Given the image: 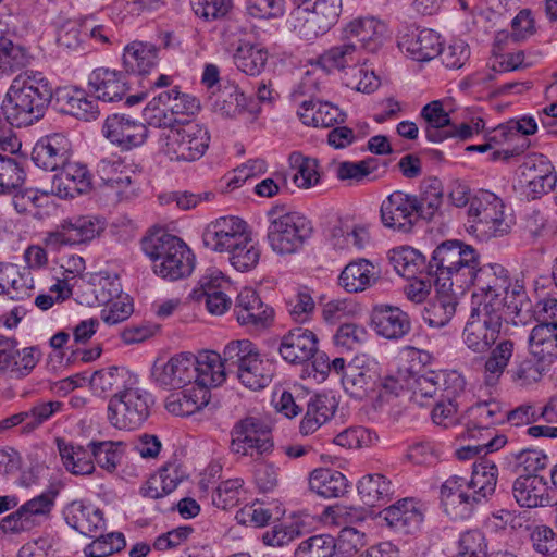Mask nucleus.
I'll return each mask as SVG.
<instances>
[{"instance_id": "f257e3e1", "label": "nucleus", "mask_w": 557, "mask_h": 557, "mask_svg": "<svg viewBox=\"0 0 557 557\" xmlns=\"http://www.w3.org/2000/svg\"><path fill=\"white\" fill-rule=\"evenodd\" d=\"M473 286L474 307L505 312L520 317L522 310L529 309V298L524 286L518 280H511L509 272L502 264L487 263L472 269L467 288Z\"/></svg>"}, {"instance_id": "f03ea898", "label": "nucleus", "mask_w": 557, "mask_h": 557, "mask_svg": "<svg viewBox=\"0 0 557 557\" xmlns=\"http://www.w3.org/2000/svg\"><path fill=\"white\" fill-rule=\"evenodd\" d=\"M52 97L53 88L44 73L25 71L13 78L1 109L12 126H28L44 117Z\"/></svg>"}, {"instance_id": "7ed1b4c3", "label": "nucleus", "mask_w": 557, "mask_h": 557, "mask_svg": "<svg viewBox=\"0 0 557 557\" xmlns=\"http://www.w3.org/2000/svg\"><path fill=\"white\" fill-rule=\"evenodd\" d=\"M476 250L458 239L444 240L433 250L428 263L438 293L461 294L467 289L472 269L479 265Z\"/></svg>"}, {"instance_id": "20e7f679", "label": "nucleus", "mask_w": 557, "mask_h": 557, "mask_svg": "<svg viewBox=\"0 0 557 557\" xmlns=\"http://www.w3.org/2000/svg\"><path fill=\"white\" fill-rule=\"evenodd\" d=\"M141 249L153 262L154 273L163 278L176 281L191 274L195 256L178 237L158 233L145 237Z\"/></svg>"}, {"instance_id": "39448f33", "label": "nucleus", "mask_w": 557, "mask_h": 557, "mask_svg": "<svg viewBox=\"0 0 557 557\" xmlns=\"http://www.w3.org/2000/svg\"><path fill=\"white\" fill-rule=\"evenodd\" d=\"M210 135L202 125L195 122H180L162 131L158 138L159 151L171 161L193 162L207 151Z\"/></svg>"}, {"instance_id": "423d86ee", "label": "nucleus", "mask_w": 557, "mask_h": 557, "mask_svg": "<svg viewBox=\"0 0 557 557\" xmlns=\"http://www.w3.org/2000/svg\"><path fill=\"white\" fill-rule=\"evenodd\" d=\"M152 395L137 381L119 396H113L107 405V420L116 430L139 429L150 416Z\"/></svg>"}, {"instance_id": "0eeeda50", "label": "nucleus", "mask_w": 557, "mask_h": 557, "mask_svg": "<svg viewBox=\"0 0 557 557\" xmlns=\"http://www.w3.org/2000/svg\"><path fill=\"white\" fill-rule=\"evenodd\" d=\"M504 203L495 194L480 190L471 198L468 209L469 230L481 240L502 237L509 232Z\"/></svg>"}, {"instance_id": "6e6552de", "label": "nucleus", "mask_w": 557, "mask_h": 557, "mask_svg": "<svg viewBox=\"0 0 557 557\" xmlns=\"http://www.w3.org/2000/svg\"><path fill=\"white\" fill-rule=\"evenodd\" d=\"M198 109L196 98L174 87L161 91L147 103L144 119L149 125L166 131L181 122L180 116L194 114Z\"/></svg>"}, {"instance_id": "1a4fd4ad", "label": "nucleus", "mask_w": 557, "mask_h": 557, "mask_svg": "<svg viewBox=\"0 0 557 557\" xmlns=\"http://www.w3.org/2000/svg\"><path fill=\"white\" fill-rule=\"evenodd\" d=\"M516 318L497 310L473 307L462 332L463 344L473 352H486L497 342L503 322L511 320L516 324Z\"/></svg>"}, {"instance_id": "9d476101", "label": "nucleus", "mask_w": 557, "mask_h": 557, "mask_svg": "<svg viewBox=\"0 0 557 557\" xmlns=\"http://www.w3.org/2000/svg\"><path fill=\"white\" fill-rule=\"evenodd\" d=\"M311 222L298 212H288L272 219L268 228V242L278 255L298 251L311 236Z\"/></svg>"}, {"instance_id": "9b49d317", "label": "nucleus", "mask_w": 557, "mask_h": 557, "mask_svg": "<svg viewBox=\"0 0 557 557\" xmlns=\"http://www.w3.org/2000/svg\"><path fill=\"white\" fill-rule=\"evenodd\" d=\"M232 448L236 454L260 458L273 451L271 428L260 418L247 417L232 431Z\"/></svg>"}, {"instance_id": "f8f14e48", "label": "nucleus", "mask_w": 557, "mask_h": 557, "mask_svg": "<svg viewBox=\"0 0 557 557\" xmlns=\"http://www.w3.org/2000/svg\"><path fill=\"white\" fill-rule=\"evenodd\" d=\"M250 232L245 221L237 216H222L210 222L202 234L203 245L219 253H227L239 245Z\"/></svg>"}, {"instance_id": "ddd939ff", "label": "nucleus", "mask_w": 557, "mask_h": 557, "mask_svg": "<svg viewBox=\"0 0 557 557\" xmlns=\"http://www.w3.org/2000/svg\"><path fill=\"white\" fill-rule=\"evenodd\" d=\"M417 206V196L399 190L392 193L381 205L383 225L400 233L411 232L419 218Z\"/></svg>"}, {"instance_id": "4468645a", "label": "nucleus", "mask_w": 557, "mask_h": 557, "mask_svg": "<svg viewBox=\"0 0 557 557\" xmlns=\"http://www.w3.org/2000/svg\"><path fill=\"white\" fill-rule=\"evenodd\" d=\"M196 363L194 355L178 354L161 366L154 364L152 376L154 382L163 388H184L195 382Z\"/></svg>"}, {"instance_id": "2eb2a0df", "label": "nucleus", "mask_w": 557, "mask_h": 557, "mask_svg": "<svg viewBox=\"0 0 557 557\" xmlns=\"http://www.w3.org/2000/svg\"><path fill=\"white\" fill-rule=\"evenodd\" d=\"M102 132L107 139L123 149L139 147L148 137L147 126L125 114L109 115Z\"/></svg>"}, {"instance_id": "dca6fc26", "label": "nucleus", "mask_w": 557, "mask_h": 557, "mask_svg": "<svg viewBox=\"0 0 557 557\" xmlns=\"http://www.w3.org/2000/svg\"><path fill=\"white\" fill-rule=\"evenodd\" d=\"M512 496L521 508L554 506L547 480L539 474H519L512 483Z\"/></svg>"}, {"instance_id": "f3484780", "label": "nucleus", "mask_w": 557, "mask_h": 557, "mask_svg": "<svg viewBox=\"0 0 557 557\" xmlns=\"http://www.w3.org/2000/svg\"><path fill=\"white\" fill-rule=\"evenodd\" d=\"M72 145L66 136L54 133L38 140L32 160L45 171H59L71 158Z\"/></svg>"}, {"instance_id": "a211bd4d", "label": "nucleus", "mask_w": 557, "mask_h": 557, "mask_svg": "<svg viewBox=\"0 0 557 557\" xmlns=\"http://www.w3.org/2000/svg\"><path fill=\"white\" fill-rule=\"evenodd\" d=\"M441 505L451 519L469 518L476 506L467 487V479L459 475L449 476L440 490Z\"/></svg>"}, {"instance_id": "6ab92c4d", "label": "nucleus", "mask_w": 557, "mask_h": 557, "mask_svg": "<svg viewBox=\"0 0 557 557\" xmlns=\"http://www.w3.org/2000/svg\"><path fill=\"white\" fill-rule=\"evenodd\" d=\"M342 33L345 39L351 41L356 39L361 51L375 52L387 38L388 28L383 21L374 16H367L350 21L345 25Z\"/></svg>"}, {"instance_id": "aec40b11", "label": "nucleus", "mask_w": 557, "mask_h": 557, "mask_svg": "<svg viewBox=\"0 0 557 557\" xmlns=\"http://www.w3.org/2000/svg\"><path fill=\"white\" fill-rule=\"evenodd\" d=\"M318 351V337L315 333L306 327H294L282 338L278 354L288 363L302 364Z\"/></svg>"}, {"instance_id": "412c9836", "label": "nucleus", "mask_w": 557, "mask_h": 557, "mask_svg": "<svg viewBox=\"0 0 557 557\" xmlns=\"http://www.w3.org/2000/svg\"><path fill=\"white\" fill-rule=\"evenodd\" d=\"M234 314L242 326L259 330L270 324L273 311L262 302L256 290L244 288L237 295Z\"/></svg>"}, {"instance_id": "4be33fe9", "label": "nucleus", "mask_w": 557, "mask_h": 557, "mask_svg": "<svg viewBox=\"0 0 557 557\" xmlns=\"http://www.w3.org/2000/svg\"><path fill=\"white\" fill-rule=\"evenodd\" d=\"M377 380L376 364L360 357L347 364L346 372L341 377L345 392L357 399H362L374 391Z\"/></svg>"}, {"instance_id": "5701e85b", "label": "nucleus", "mask_w": 557, "mask_h": 557, "mask_svg": "<svg viewBox=\"0 0 557 557\" xmlns=\"http://www.w3.org/2000/svg\"><path fill=\"white\" fill-rule=\"evenodd\" d=\"M91 188V174L85 164L67 161L52 180V191L60 198H74Z\"/></svg>"}, {"instance_id": "b1692460", "label": "nucleus", "mask_w": 557, "mask_h": 557, "mask_svg": "<svg viewBox=\"0 0 557 557\" xmlns=\"http://www.w3.org/2000/svg\"><path fill=\"white\" fill-rule=\"evenodd\" d=\"M139 381L138 376L124 367H106L92 373L89 385L99 397L119 396Z\"/></svg>"}, {"instance_id": "393cba45", "label": "nucleus", "mask_w": 557, "mask_h": 557, "mask_svg": "<svg viewBox=\"0 0 557 557\" xmlns=\"http://www.w3.org/2000/svg\"><path fill=\"white\" fill-rule=\"evenodd\" d=\"M466 433L470 438L493 437L488 432L493 426L503 423L506 420V411L502 409L497 401L478 403L467 410Z\"/></svg>"}, {"instance_id": "a878e982", "label": "nucleus", "mask_w": 557, "mask_h": 557, "mask_svg": "<svg viewBox=\"0 0 557 557\" xmlns=\"http://www.w3.org/2000/svg\"><path fill=\"white\" fill-rule=\"evenodd\" d=\"M451 374L444 372L428 371L423 374L410 372L407 381V389L412 393V400L419 406H426L441 397L443 389L449 387Z\"/></svg>"}, {"instance_id": "bb28decb", "label": "nucleus", "mask_w": 557, "mask_h": 557, "mask_svg": "<svg viewBox=\"0 0 557 557\" xmlns=\"http://www.w3.org/2000/svg\"><path fill=\"white\" fill-rule=\"evenodd\" d=\"M88 84L96 98L104 102L120 101L128 90L126 76L109 67L95 69L88 77Z\"/></svg>"}, {"instance_id": "cd10ccee", "label": "nucleus", "mask_w": 557, "mask_h": 557, "mask_svg": "<svg viewBox=\"0 0 557 557\" xmlns=\"http://www.w3.org/2000/svg\"><path fill=\"white\" fill-rule=\"evenodd\" d=\"M371 321L375 332L387 339H398L410 332L409 315L398 307L380 305L374 307Z\"/></svg>"}, {"instance_id": "c85d7f7f", "label": "nucleus", "mask_w": 557, "mask_h": 557, "mask_svg": "<svg viewBox=\"0 0 557 557\" xmlns=\"http://www.w3.org/2000/svg\"><path fill=\"white\" fill-rule=\"evenodd\" d=\"M213 107L215 112L231 119L247 115L248 119L253 120L260 112L258 102L247 98L237 86H225Z\"/></svg>"}, {"instance_id": "c756f323", "label": "nucleus", "mask_w": 557, "mask_h": 557, "mask_svg": "<svg viewBox=\"0 0 557 557\" xmlns=\"http://www.w3.org/2000/svg\"><path fill=\"white\" fill-rule=\"evenodd\" d=\"M383 518L397 532L409 534L417 532L423 521V513L412 498H404L383 510Z\"/></svg>"}, {"instance_id": "7c9ffc66", "label": "nucleus", "mask_w": 557, "mask_h": 557, "mask_svg": "<svg viewBox=\"0 0 557 557\" xmlns=\"http://www.w3.org/2000/svg\"><path fill=\"white\" fill-rule=\"evenodd\" d=\"M522 175L533 198L553 190L557 183L553 164L542 154L530 158L524 162Z\"/></svg>"}, {"instance_id": "2f4dec72", "label": "nucleus", "mask_w": 557, "mask_h": 557, "mask_svg": "<svg viewBox=\"0 0 557 557\" xmlns=\"http://www.w3.org/2000/svg\"><path fill=\"white\" fill-rule=\"evenodd\" d=\"M498 469L494 461L483 458L473 463L472 475L467 480V487L475 505L486 503L495 493Z\"/></svg>"}, {"instance_id": "473e14b6", "label": "nucleus", "mask_w": 557, "mask_h": 557, "mask_svg": "<svg viewBox=\"0 0 557 557\" xmlns=\"http://www.w3.org/2000/svg\"><path fill=\"white\" fill-rule=\"evenodd\" d=\"M398 46L413 60L424 62L438 55L442 41L440 35L434 30L422 29L403 36Z\"/></svg>"}, {"instance_id": "72a5a7b5", "label": "nucleus", "mask_w": 557, "mask_h": 557, "mask_svg": "<svg viewBox=\"0 0 557 557\" xmlns=\"http://www.w3.org/2000/svg\"><path fill=\"white\" fill-rule=\"evenodd\" d=\"M210 392L193 382L181 392L171 394L165 400V408L175 416H190L208 405Z\"/></svg>"}, {"instance_id": "f704fd0d", "label": "nucleus", "mask_w": 557, "mask_h": 557, "mask_svg": "<svg viewBox=\"0 0 557 557\" xmlns=\"http://www.w3.org/2000/svg\"><path fill=\"white\" fill-rule=\"evenodd\" d=\"M366 63L361 50L357 42L346 39V41L331 47L319 58V64L327 72L346 70H356V67Z\"/></svg>"}, {"instance_id": "c9c22d12", "label": "nucleus", "mask_w": 557, "mask_h": 557, "mask_svg": "<svg viewBox=\"0 0 557 557\" xmlns=\"http://www.w3.org/2000/svg\"><path fill=\"white\" fill-rule=\"evenodd\" d=\"M158 62V48L151 42L135 40L124 48L122 63L128 73L146 75L157 67Z\"/></svg>"}, {"instance_id": "e433bc0d", "label": "nucleus", "mask_w": 557, "mask_h": 557, "mask_svg": "<svg viewBox=\"0 0 557 557\" xmlns=\"http://www.w3.org/2000/svg\"><path fill=\"white\" fill-rule=\"evenodd\" d=\"M66 523L79 533L92 537V533L104 527L101 510L84 505L82 502H72L64 510Z\"/></svg>"}, {"instance_id": "4c0bfd02", "label": "nucleus", "mask_w": 557, "mask_h": 557, "mask_svg": "<svg viewBox=\"0 0 557 557\" xmlns=\"http://www.w3.org/2000/svg\"><path fill=\"white\" fill-rule=\"evenodd\" d=\"M298 116L305 125L314 127H333L346 120V113L330 102L304 101Z\"/></svg>"}, {"instance_id": "58836bf2", "label": "nucleus", "mask_w": 557, "mask_h": 557, "mask_svg": "<svg viewBox=\"0 0 557 557\" xmlns=\"http://www.w3.org/2000/svg\"><path fill=\"white\" fill-rule=\"evenodd\" d=\"M336 408L337 403L334 397L317 395L310 398L299 424V432L302 435L313 434L334 416Z\"/></svg>"}, {"instance_id": "ea45409f", "label": "nucleus", "mask_w": 557, "mask_h": 557, "mask_svg": "<svg viewBox=\"0 0 557 557\" xmlns=\"http://www.w3.org/2000/svg\"><path fill=\"white\" fill-rule=\"evenodd\" d=\"M375 267L366 259L349 262L338 276V284L348 293L363 292L376 281Z\"/></svg>"}, {"instance_id": "a19ab883", "label": "nucleus", "mask_w": 557, "mask_h": 557, "mask_svg": "<svg viewBox=\"0 0 557 557\" xmlns=\"http://www.w3.org/2000/svg\"><path fill=\"white\" fill-rule=\"evenodd\" d=\"M197 376L195 382L210 389L220 386L226 379L225 362L222 356L215 351L207 350L195 356Z\"/></svg>"}, {"instance_id": "79ce46f5", "label": "nucleus", "mask_w": 557, "mask_h": 557, "mask_svg": "<svg viewBox=\"0 0 557 557\" xmlns=\"http://www.w3.org/2000/svg\"><path fill=\"white\" fill-rule=\"evenodd\" d=\"M309 487L321 497L334 498L344 496L348 492L349 484L339 471L318 468L310 473Z\"/></svg>"}, {"instance_id": "37998d69", "label": "nucleus", "mask_w": 557, "mask_h": 557, "mask_svg": "<svg viewBox=\"0 0 557 557\" xmlns=\"http://www.w3.org/2000/svg\"><path fill=\"white\" fill-rule=\"evenodd\" d=\"M420 116L425 123L424 133L429 141L441 143L447 139L448 129L453 123L442 100L426 103L422 108Z\"/></svg>"}, {"instance_id": "c03bdc74", "label": "nucleus", "mask_w": 557, "mask_h": 557, "mask_svg": "<svg viewBox=\"0 0 557 557\" xmlns=\"http://www.w3.org/2000/svg\"><path fill=\"white\" fill-rule=\"evenodd\" d=\"M57 446L63 466L72 474L89 475L94 473L96 467L88 446L83 447L82 445L67 443L62 438H57Z\"/></svg>"}, {"instance_id": "a18cd8bd", "label": "nucleus", "mask_w": 557, "mask_h": 557, "mask_svg": "<svg viewBox=\"0 0 557 557\" xmlns=\"http://www.w3.org/2000/svg\"><path fill=\"white\" fill-rule=\"evenodd\" d=\"M530 352L554 364L557 359V323H539L530 332Z\"/></svg>"}, {"instance_id": "49530a36", "label": "nucleus", "mask_w": 557, "mask_h": 557, "mask_svg": "<svg viewBox=\"0 0 557 557\" xmlns=\"http://www.w3.org/2000/svg\"><path fill=\"white\" fill-rule=\"evenodd\" d=\"M33 287V278L28 272H21L20 268L12 263L0 264V294L20 300L28 297Z\"/></svg>"}, {"instance_id": "de8ad7c7", "label": "nucleus", "mask_w": 557, "mask_h": 557, "mask_svg": "<svg viewBox=\"0 0 557 557\" xmlns=\"http://www.w3.org/2000/svg\"><path fill=\"white\" fill-rule=\"evenodd\" d=\"M453 387L443 389L441 397L436 399L435 406L431 412L433 422L443 428L453 425L456 421L457 404L455 399L459 392L463 389V380L456 373L451 375Z\"/></svg>"}, {"instance_id": "09e8293b", "label": "nucleus", "mask_w": 557, "mask_h": 557, "mask_svg": "<svg viewBox=\"0 0 557 557\" xmlns=\"http://www.w3.org/2000/svg\"><path fill=\"white\" fill-rule=\"evenodd\" d=\"M268 58L267 49L249 41H242L233 55L236 67L250 76H257L264 70Z\"/></svg>"}, {"instance_id": "8fccbe9b", "label": "nucleus", "mask_w": 557, "mask_h": 557, "mask_svg": "<svg viewBox=\"0 0 557 557\" xmlns=\"http://www.w3.org/2000/svg\"><path fill=\"white\" fill-rule=\"evenodd\" d=\"M389 261L395 271L406 278H414L417 275H422L424 270L428 271L425 257L412 247L393 249L389 252Z\"/></svg>"}, {"instance_id": "3c124183", "label": "nucleus", "mask_w": 557, "mask_h": 557, "mask_svg": "<svg viewBox=\"0 0 557 557\" xmlns=\"http://www.w3.org/2000/svg\"><path fill=\"white\" fill-rule=\"evenodd\" d=\"M357 488L364 504L369 506H375L381 502L386 503L394 494L392 482L381 473L362 476Z\"/></svg>"}, {"instance_id": "603ef678", "label": "nucleus", "mask_w": 557, "mask_h": 557, "mask_svg": "<svg viewBox=\"0 0 557 557\" xmlns=\"http://www.w3.org/2000/svg\"><path fill=\"white\" fill-rule=\"evenodd\" d=\"M29 63L30 54L24 46L0 37V78L11 76Z\"/></svg>"}, {"instance_id": "864d4df0", "label": "nucleus", "mask_w": 557, "mask_h": 557, "mask_svg": "<svg viewBox=\"0 0 557 557\" xmlns=\"http://www.w3.org/2000/svg\"><path fill=\"white\" fill-rule=\"evenodd\" d=\"M273 367L261 356L248 361L236 371L238 381L247 388L259 391L267 387L273 379Z\"/></svg>"}, {"instance_id": "5fc2aeb1", "label": "nucleus", "mask_w": 557, "mask_h": 557, "mask_svg": "<svg viewBox=\"0 0 557 557\" xmlns=\"http://www.w3.org/2000/svg\"><path fill=\"white\" fill-rule=\"evenodd\" d=\"M490 350L484 364V380L487 385H494L498 382L513 355L515 343L511 339H502Z\"/></svg>"}, {"instance_id": "6e6d98bb", "label": "nucleus", "mask_w": 557, "mask_h": 557, "mask_svg": "<svg viewBox=\"0 0 557 557\" xmlns=\"http://www.w3.org/2000/svg\"><path fill=\"white\" fill-rule=\"evenodd\" d=\"M553 364L531 355L508 371L512 382L519 386H529L540 382L548 373Z\"/></svg>"}, {"instance_id": "4d7b16f0", "label": "nucleus", "mask_w": 557, "mask_h": 557, "mask_svg": "<svg viewBox=\"0 0 557 557\" xmlns=\"http://www.w3.org/2000/svg\"><path fill=\"white\" fill-rule=\"evenodd\" d=\"M226 255L230 264L239 272L252 270L259 262L260 248L253 242L250 233L239 242V245L233 247Z\"/></svg>"}, {"instance_id": "13d9d810", "label": "nucleus", "mask_w": 557, "mask_h": 557, "mask_svg": "<svg viewBox=\"0 0 557 557\" xmlns=\"http://www.w3.org/2000/svg\"><path fill=\"white\" fill-rule=\"evenodd\" d=\"M256 344L249 339L231 341L223 349V360L230 370L235 372L248 363V361L260 357Z\"/></svg>"}, {"instance_id": "bf43d9fd", "label": "nucleus", "mask_w": 557, "mask_h": 557, "mask_svg": "<svg viewBox=\"0 0 557 557\" xmlns=\"http://www.w3.org/2000/svg\"><path fill=\"white\" fill-rule=\"evenodd\" d=\"M442 295L431 304L423 313V321L431 327H442L448 324L456 312V295L441 293Z\"/></svg>"}, {"instance_id": "052dcab7", "label": "nucleus", "mask_w": 557, "mask_h": 557, "mask_svg": "<svg viewBox=\"0 0 557 557\" xmlns=\"http://www.w3.org/2000/svg\"><path fill=\"white\" fill-rule=\"evenodd\" d=\"M75 245L94 239L103 230L101 221L91 215H78L63 221Z\"/></svg>"}, {"instance_id": "680f3d73", "label": "nucleus", "mask_w": 557, "mask_h": 557, "mask_svg": "<svg viewBox=\"0 0 557 557\" xmlns=\"http://www.w3.org/2000/svg\"><path fill=\"white\" fill-rule=\"evenodd\" d=\"M122 446L121 442H112V441H91L88 444V448L92 455L94 463L106 470L109 473L115 472L121 455L119 453V447Z\"/></svg>"}, {"instance_id": "e2e57ef3", "label": "nucleus", "mask_w": 557, "mask_h": 557, "mask_svg": "<svg viewBox=\"0 0 557 557\" xmlns=\"http://www.w3.org/2000/svg\"><path fill=\"white\" fill-rule=\"evenodd\" d=\"M246 499V490L242 479H232L220 483L212 495V503L223 510L231 509Z\"/></svg>"}, {"instance_id": "0e129e2a", "label": "nucleus", "mask_w": 557, "mask_h": 557, "mask_svg": "<svg viewBox=\"0 0 557 557\" xmlns=\"http://www.w3.org/2000/svg\"><path fill=\"white\" fill-rule=\"evenodd\" d=\"M55 503V493L47 491L24 503L21 507L33 528L48 519Z\"/></svg>"}, {"instance_id": "69168bd1", "label": "nucleus", "mask_w": 557, "mask_h": 557, "mask_svg": "<svg viewBox=\"0 0 557 557\" xmlns=\"http://www.w3.org/2000/svg\"><path fill=\"white\" fill-rule=\"evenodd\" d=\"M335 537L329 534L312 535L301 541L295 549V557H333Z\"/></svg>"}, {"instance_id": "338daca9", "label": "nucleus", "mask_w": 557, "mask_h": 557, "mask_svg": "<svg viewBox=\"0 0 557 557\" xmlns=\"http://www.w3.org/2000/svg\"><path fill=\"white\" fill-rule=\"evenodd\" d=\"M375 170V159L367 158L358 162L343 161L338 163L335 174L339 181L355 185L362 183Z\"/></svg>"}, {"instance_id": "774afa93", "label": "nucleus", "mask_w": 557, "mask_h": 557, "mask_svg": "<svg viewBox=\"0 0 557 557\" xmlns=\"http://www.w3.org/2000/svg\"><path fill=\"white\" fill-rule=\"evenodd\" d=\"M125 546L126 541L124 534L121 532H111L96 536L91 543L85 546L84 555L86 557H107L122 550Z\"/></svg>"}]
</instances>
